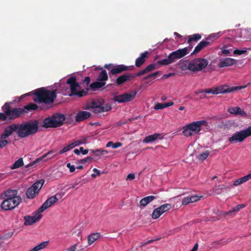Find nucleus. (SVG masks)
Wrapping results in <instances>:
<instances>
[{
  "mask_svg": "<svg viewBox=\"0 0 251 251\" xmlns=\"http://www.w3.org/2000/svg\"><path fill=\"white\" fill-rule=\"evenodd\" d=\"M33 95L36 96L34 101L39 103H42L43 105L40 106L41 110H46L53 107V104L56 98V90L52 91L41 88L36 89L33 92Z\"/></svg>",
  "mask_w": 251,
  "mask_h": 251,
  "instance_id": "1",
  "label": "nucleus"
},
{
  "mask_svg": "<svg viewBox=\"0 0 251 251\" xmlns=\"http://www.w3.org/2000/svg\"><path fill=\"white\" fill-rule=\"evenodd\" d=\"M208 64V61L202 58H196L190 61L181 59L178 62L179 68L183 71L189 70L197 73L204 69Z\"/></svg>",
  "mask_w": 251,
  "mask_h": 251,
  "instance_id": "2",
  "label": "nucleus"
},
{
  "mask_svg": "<svg viewBox=\"0 0 251 251\" xmlns=\"http://www.w3.org/2000/svg\"><path fill=\"white\" fill-rule=\"evenodd\" d=\"M1 198L3 200L1 207L5 210L13 209L22 201L21 197L18 195L16 190L8 189L1 194Z\"/></svg>",
  "mask_w": 251,
  "mask_h": 251,
  "instance_id": "3",
  "label": "nucleus"
},
{
  "mask_svg": "<svg viewBox=\"0 0 251 251\" xmlns=\"http://www.w3.org/2000/svg\"><path fill=\"white\" fill-rule=\"evenodd\" d=\"M38 125L39 122L37 120L17 124L18 136L23 138L36 133L38 131Z\"/></svg>",
  "mask_w": 251,
  "mask_h": 251,
  "instance_id": "4",
  "label": "nucleus"
},
{
  "mask_svg": "<svg viewBox=\"0 0 251 251\" xmlns=\"http://www.w3.org/2000/svg\"><path fill=\"white\" fill-rule=\"evenodd\" d=\"M207 124V123L205 120L192 122L183 127L182 133L187 137L199 134L201 130V126H205Z\"/></svg>",
  "mask_w": 251,
  "mask_h": 251,
  "instance_id": "5",
  "label": "nucleus"
},
{
  "mask_svg": "<svg viewBox=\"0 0 251 251\" xmlns=\"http://www.w3.org/2000/svg\"><path fill=\"white\" fill-rule=\"evenodd\" d=\"M65 120V117L63 114L57 113L51 117L45 118L43 120L42 126L46 128L57 127L63 124Z\"/></svg>",
  "mask_w": 251,
  "mask_h": 251,
  "instance_id": "6",
  "label": "nucleus"
},
{
  "mask_svg": "<svg viewBox=\"0 0 251 251\" xmlns=\"http://www.w3.org/2000/svg\"><path fill=\"white\" fill-rule=\"evenodd\" d=\"M242 88L243 87L241 86H233L230 87L228 85H224L212 88L203 89L200 91L199 93H205L213 95L226 94L241 90Z\"/></svg>",
  "mask_w": 251,
  "mask_h": 251,
  "instance_id": "7",
  "label": "nucleus"
},
{
  "mask_svg": "<svg viewBox=\"0 0 251 251\" xmlns=\"http://www.w3.org/2000/svg\"><path fill=\"white\" fill-rule=\"evenodd\" d=\"M67 84L70 85L71 89V94L70 96H77L78 97H81L86 96L88 93V88L85 90H80V85L76 82V78L74 76L69 77L67 80Z\"/></svg>",
  "mask_w": 251,
  "mask_h": 251,
  "instance_id": "8",
  "label": "nucleus"
},
{
  "mask_svg": "<svg viewBox=\"0 0 251 251\" xmlns=\"http://www.w3.org/2000/svg\"><path fill=\"white\" fill-rule=\"evenodd\" d=\"M250 136H251V126L245 129L235 132L228 138V140L231 144L241 143Z\"/></svg>",
  "mask_w": 251,
  "mask_h": 251,
  "instance_id": "9",
  "label": "nucleus"
},
{
  "mask_svg": "<svg viewBox=\"0 0 251 251\" xmlns=\"http://www.w3.org/2000/svg\"><path fill=\"white\" fill-rule=\"evenodd\" d=\"M3 111L7 114L9 120H14L25 114V110L22 108H12L6 103L2 107Z\"/></svg>",
  "mask_w": 251,
  "mask_h": 251,
  "instance_id": "10",
  "label": "nucleus"
},
{
  "mask_svg": "<svg viewBox=\"0 0 251 251\" xmlns=\"http://www.w3.org/2000/svg\"><path fill=\"white\" fill-rule=\"evenodd\" d=\"M45 180L40 179L35 182L31 187L28 188L26 192V196L28 199H32L37 195L42 188Z\"/></svg>",
  "mask_w": 251,
  "mask_h": 251,
  "instance_id": "11",
  "label": "nucleus"
},
{
  "mask_svg": "<svg viewBox=\"0 0 251 251\" xmlns=\"http://www.w3.org/2000/svg\"><path fill=\"white\" fill-rule=\"evenodd\" d=\"M137 94L136 91H132L130 93H126L123 94L115 96L113 97L114 101L119 103H124L129 102L133 100Z\"/></svg>",
  "mask_w": 251,
  "mask_h": 251,
  "instance_id": "12",
  "label": "nucleus"
},
{
  "mask_svg": "<svg viewBox=\"0 0 251 251\" xmlns=\"http://www.w3.org/2000/svg\"><path fill=\"white\" fill-rule=\"evenodd\" d=\"M136 76V74L126 73L118 76L115 82L117 85L121 86L126 81L133 80Z\"/></svg>",
  "mask_w": 251,
  "mask_h": 251,
  "instance_id": "13",
  "label": "nucleus"
},
{
  "mask_svg": "<svg viewBox=\"0 0 251 251\" xmlns=\"http://www.w3.org/2000/svg\"><path fill=\"white\" fill-rule=\"evenodd\" d=\"M190 50L188 47H185L173 51L170 54L175 62L176 60L180 59L188 54Z\"/></svg>",
  "mask_w": 251,
  "mask_h": 251,
  "instance_id": "14",
  "label": "nucleus"
},
{
  "mask_svg": "<svg viewBox=\"0 0 251 251\" xmlns=\"http://www.w3.org/2000/svg\"><path fill=\"white\" fill-rule=\"evenodd\" d=\"M41 212H39L38 209L37 210L36 213L32 216H25L24 217V225H32L34 223L39 221L42 217V215L40 214Z\"/></svg>",
  "mask_w": 251,
  "mask_h": 251,
  "instance_id": "15",
  "label": "nucleus"
},
{
  "mask_svg": "<svg viewBox=\"0 0 251 251\" xmlns=\"http://www.w3.org/2000/svg\"><path fill=\"white\" fill-rule=\"evenodd\" d=\"M58 201V199L56 196H53L48 198L38 209L39 212H42L46 210L48 208L50 207Z\"/></svg>",
  "mask_w": 251,
  "mask_h": 251,
  "instance_id": "16",
  "label": "nucleus"
},
{
  "mask_svg": "<svg viewBox=\"0 0 251 251\" xmlns=\"http://www.w3.org/2000/svg\"><path fill=\"white\" fill-rule=\"evenodd\" d=\"M17 130L18 126H17V124H13L9 125L4 128L3 132L1 135L0 139L1 140L5 139L11 135L14 132H17Z\"/></svg>",
  "mask_w": 251,
  "mask_h": 251,
  "instance_id": "17",
  "label": "nucleus"
},
{
  "mask_svg": "<svg viewBox=\"0 0 251 251\" xmlns=\"http://www.w3.org/2000/svg\"><path fill=\"white\" fill-rule=\"evenodd\" d=\"M128 70L129 69L128 66L123 64L113 66L112 68L111 69V71L109 72V74H111L112 75H116Z\"/></svg>",
  "mask_w": 251,
  "mask_h": 251,
  "instance_id": "18",
  "label": "nucleus"
},
{
  "mask_svg": "<svg viewBox=\"0 0 251 251\" xmlns=\"http://www.w3.org/2000/svg\"><path fill=\"white\" fill-rule=\"evenodd\" d=\"M150 53L148 51H146L142 53L140 56L135 60V66L137 67H140L142 66L146 60L149 58Z\"/></svg>",
  "mask_w": 251,
  "mask_h": 251,
  "instance_id": "19",
  "label": "nucleus"
},
{
  "mask_svg": "<svg viewBox=\"0 0 251 251\" xmlns=\"http://www.w3.org/2000/svg\"><path fill=\"white\" fill-rule=\"evenodd\" d=\"M211 44L210 42L206 41H201L198 45L195 48V49L193 52L191 53V55L196 54L200 52L203 49Z\"/></svg>",
  "mask_w": 251,
  "mask_h": 251,
  "instance_id": "20",
  "label": "nucleus"
},
{
  "mask_svg": "<svg viewBox=\"0 0 251 251\" xmlns=\"http://www.w3.org/2000/svg\"><path fill=\"white\" fill-rule=\"evenodd\" d=\"M201 38V35L200 34H194L188 37L187 42L189 44L188 47L190 50L193 48V43L197 42Z\"/></svg>",
  "mask_w": 251,
  "mask_h": 251,
  "instance_id": "21",
  "label": "nucleus"
},
{
  "mask_svg": "<svg viewBox=\"0 0 251 251\" xmlns=\"http://www.w3.org/2000/svg\"><path fill=\"white\" fill-rule=\"evenodd\" d=\"M91 115V114L89 112L87 111H80L79 112L75 117V121L77 122H80L83 121L86 119L89 118Z\"/></svg>",
  "mask_w": 251,
  "mask_h": 251,
  "instance_id": "22",
  "label": "nucleus"
},
{
  "mask_svg": "<svg viewBox=\"0 0 251 251\" xmlns=\"http://www.w3.org/2000/svg\"><path fill=\"white\" fill-rule=\"evenodd\" d=\"M236 63V60L231 58H226L221 60L218 64L220 68H224L225 67H229L232 66Z\"/></svg>",
  "mask_w": 251,
  "mask_h": 251,
  "instance_id": "23",
  "label": "nucleus"
},
{
  "mask_svg": "<svg viewBox=\"0 0 251 251\" xmlns=\"http://www.w3.org/2000/svg\"><path fill=\"white\" fill-rule=\"evenodd\" d=\"M156 68V65L155 64H151L150 65L147 66L145 69L136 73V75L137 76H140L144 75L154 70Z\"/></svg>",
  "mask_w": 251,
  "mask_h": 251,
  "instance_id": "24",
  "label": "nucleus"
},
{
  "mask_svg": "<svg viewBox=\"0 0 251 251\" xmlns=\"http://www.w3.org/2000/svg\"><path fill=\"white\" fill-rule=\"evenodd\" d=\"M228 112L231 114L236 115H241L242 116H246L247 114L242 110L239 107H231L228 108Z\"/></svg>",
  "mask_w": 251,
  "mask_h": 251,
  "instance_id": "25",
  "label": "nucleus"
},
{
  "mask_svg": "<svg viewBox=\"0 0 251 251\" xmlns=\"http://www.w3.org/2000/svg\"><path fill=\"white\" fill-rule=\"evenodd\" d=\"M163 137L160 133H154L146 136L143 140L144 143H151L155 141L157 139H162Z\"/></svg>",
  "mask_w": 251,
  "mask_h": 251,
  "instance_id": "26",
  "label": "nucleus"
},
{
  "mask_svg": "<svg viewBox=\"0 0 251 251\" xmlns=\"http://www.w3.org/2000/svg\"><path fill=\"white\" fill-rule=\"evenodd\" d=\"M200 199L197 195H193L184 198L182 201V205H187L190 203L194 202Z\"/></svg>",
  "mask_w": 251,
  "mask_h": 251,
  "instance_id": "27",
  "label": "nucleus"
},
{
  "mask_svg": "<svg viewBox=\"0 0 251 251\" xmlns=\"http://www.w3.org/2000/svg\"><path fill=\"white\" fill-rule=\"evenodd\" d=\"M55 151L54 150L50 151L39 158H38L37 159V161H47L50 159H51L55 156Z\"/></svg>",
  "mask_w": 251,
  "mask_h": 251,
  "instance_id": "28",
  "label": "nucleus"
},
{
  "mask_svg": "<svg viewBox=\"0 0 251 251\" xmlns=\"http://www.w3.org/2000/svg\"><path fill=\"white\" fill-rule=\"evenodd\" d=\"M90 151L95 155V157L93 158V159L96 160H99L101 155L107 154L108 153L107 151L101 150H90Z\"/></svg>",
  "mask_w": 251,
  "mask_h": 251,
  "instance_id": "29",
  "label": "nucleus"
},
{
  "mask_svg": "<svg viewBox=\"0 0 251 251\" xmlns=\"http://www.w3.org/2000/svg\"><path fill=\"white\" fill-rule=\"evenodd\" d=\"M174 62L172 56L170 53L167 58L157 61L156 64L160 66H166Z\"/></svg>",
  "mask_w": 251,
  "mask_h": 251,
  "instance_id": "30",
  "label": "nucleus"
},
{
  "mask_svg": "<svg viewBox=\"0 0 251 251\" xmlns=\"http://www.w3.org/2000/svg\"><path fill=\"white\" fill-rule=\"evenodd\" d=\"M154 199H155V197L154 196H147L140 201V204L141 206L145 207Z\"/></svg>",
  "mask_w": 251,
  "mask_h": 251,
  "instance_id": "31",
  "label": "nucleus"
},
{
  "mask_svg": "<svg viewBox=\"0 0 251 251\" xmlns=\"http://www.w3.org/2000/svg\"><path fill=\"white\" fill-rule=\"evenodd\" d=\"M100 237V234L98 232L91 234L88 237V244L89 245H92L95 241L99 239Z\"/></svg>",
  "mask_w": 251,
  "mask_h": 251,
  "instance_id": "32",
  "label": "nucleus"
},
{
  "mask_svg": "<svg viewBox=\"0 0 251 251\" xmlns=\"http://www.w3.org/2000/svg\"><path fill=\"white\" fill-rule=\"evenodd\" d=\"M251 178V173L248 174V175H247L246 176H244L242 177L237 179L234 182L233 185L234 186H238L240 184H241L247 181Z\"/></svg>",
  "mask_w": 251,
  "mask_h": 251,
  "instance_id": "33",
  "label": "nucleus"
},
{
  "mask_svg": "<svg viewBox=\"0 0 251 251\" xmlns=\"http://www.w3.org/2000/svg\"><path fill=\"white\" fill-rule=\"evenodd\" d=\"M105 85V82L98 81L92 83L90 85V88L93 91H96L97 89L102 88Z\"/></svg>",
  "mask_w": 251,
  "mask_h": 251,
  "instance_id": "34",
  "label": "nucleus"
},
{
  "mask_svg": "<svg viewBox=\"0 0 251 251\" xmlns=\"http://www.w3.org/2000/svg\"><path fill=\"white\" fill-rule=\"evenodd\" d=\"M38 108H39V106H38L36 104L31 102L28 104L25 105L23 109L25 110V113H26L29 111L36 110Z\"/></svg>",
  "mask_w": 251,
  "mask_h": 251,
  "instance_id": "35",
  "label": "nucleus"
},
{
  "mask_svg": "<svg viewBox=\"0 0 251 251\" xmlns=\"http://www.w3.org/2000/svg\"><path fill=\"white\" fill-rule=\"evenodd\" d=\"M245 205L244 204H238L233 207L232 210H229L228 211L225 212L224 214V216H226L229 214H231L232 213H236L238 212L240 209L244 208Z\"/></svg>",
  "mask_w": 251,
  "mask_h": 251,
  "instance_id": "36",
  "label": "nucleus"
},
{
  "mask_svg": "<svg viewBox=\"0 0 251 251\" xmlns=\"http://www.w3.org/2000/svg\"><path fill=\"white\" fill-rule=\"evenodd\" d=\"M49 243V241H48L43 242L34 247L33 249L30 250L29 251H40L45 248L48 245Z\"/></svg>",
  "mask_w": 251,
  "mask_h": 251,
  "instance_id": "37",
  "label": "nucleus"
},
{
  "mask_svg": "<svg viewBox=\"0 0 251 251\" xmlns=\"http://www.w3.org/2000/svg\"><path fill=\"white\" fill-rule=\"evenodd\" d=\"M108 75L105 70H102L99 74L98 80L100 81H106L108 79Z\"/></svg>",
  "mask_w": 251,
  "mask_h": 251,
  "instance_id": "38",
  "label": "nucleus"
},
{
  "mask_svg": "<svg viewBox=\"0 0 251 251\" xmlns=\"http://www.w3.org/2000/svg\"><path fill=\"white\" fill-rule=\"evenodd\" d=\"M75 147V144L74 142L66 146L65 147H64L62 150H61L59 152V154H62L71 150H72V149L74 148Z\"/></svg>",
  "mask_w": 251,
  "mask_h": 251,
  "instance_id": "39",
  "label": "nucleus"
},
{
  "mask_svg": "<svg viewBox=\"0 0 251 251\" xmlns=\"http://www.w3.org/2000/svg\"><path fill=\"white\" fill-rule=\"evenodd\" d=\"M24 165L23 160L22 158H20L18 160L16 161L15 163L11 166L10 168L12 170L20 168Z\"/></svg>",
  "mask_w": 251,
  "mask_h": 251,
  "instance_id": "40",
  "label": "nucleus"
},
{
  "mask_svg": "<svg viewBox=\"0 0 251 251\" xmlns=\"http://www.w3.org/2000/svg\"><path fill=\"white\" fill-rule=\"evenodd\" d=\"M90 138V137H82L80 139L76 140L74 142L75 147L78 146L80 145L86 144L87 142L88 139Z\"/></svg>",
  "mask_w": 251,
  "mask_h": 251,
  "instance_id": "41",
  "label": "nucleus"
},
{
  "mask_svg": "<svg viewBox=\"0 0 251 251\" xmlns=\"http://www.w3.org/2000/svg\"><path fill=\"white\" fill-rule=\"evenodd\" d=\"M172 208V206L169 203L164 204L161 205L158 207V209L161 210V212L163 214L164 213L169 211Z\"/></svg>",
  "mask_w": 251,
  "mask_h": 251,
  "instance_id": "42",
  "label": "nucleus"
},
{
  "mask_svg": "<svg viewBox=\"0 0 251 251\" xmlns=\"http://www.w3.org/2000/svg\"><path fill=\"white\" fill-rule=\"evenodd\" d=\"M163 213L161 210L158 209V207L155 208L153 211L151 215L152 218L153 219H158Z\"/></svg>",
  "mask_w": 251,
  "mask_h": 251,
  "instance_id": "43",
  "label": "nucleus"
},
{
  "mask_svg": "<svg viewBox=\"0 0 251 251\" xmlns=\"http://www.w3.org/2000/svg\"><path fill=\"white\" fill-rule=\"evenodd\" d=\"M122 146V144L121 142H116L114 143L112 141L108 142L106 145V147H112L113 149H116Z\"/></svg>",
  "mask_w": 251,
  "mask_h": 251,
  "instance_id": "44",
  "label": "nucleus"
},
{
  "mask_svg": "<svg viewBox=\"0 0 251 251\" xmlns=\"http://www.w3.org/2000/svg\"><path fill=\"white\" fill-rule=\"evenodd\" d=\"M208 155H209V151H206L200 154L198 156V158L200 160L203 161V160H205L208 157Z\"/></svg>",
  "mask_w": 251,
  "mask_h": 251,
  "instance_id": "45",
  "label": "nucleus"
},
{
  "mask_svg": "<svg viewBox=\"0 0 251 251\" xmlns=\"http://www.w3.org/2000/svg\"><path fill=\"white\" fill-rule=\"evenodd\" d=\"M160 72L159 71H157L156 72H154V73H152L151 74H150L149 75H148V76H146L145 77H144L143 79L144 80H147L149 78H155V77H156L159 74Z\"/></svg>",
  "mask_w": 251,
  "mask_h": 251,
  "instance_id": "46",
  "label": "nucleus"
},
{
  "mask_svg": "<svg viewBox=\"0 0 251 251\" xmlns=\"http://www.w3.org/2000/svg\"><path fill=\"white\" fill-rule=\"evenodd\" d=\"M93 160V158L90 156H88L84 159H81L79 162L82 164H85L86 162H91Z\"/></svg>",
  "mask_w": 251,
  "mask_h": 251,
  "instance_id": "47",
  "label": "nucleus"
},
{
  "mask_svg": "<svg viewBox=\"0 0 251 251\" xmlns=\"http://www.w3.org/2000/svg\"><path fill=\"white\" fill-rule=\"evenodd\" d=\"M165 108V107L164 103H157L154 107V109L155 110L163 109Z\"/></svg>",
  "mask_w": 251,
  "mask_h": 251,
  "instance_id": "48",
  "label": "nucleus"
},
{
  "mask_svg": "<svg viewBox=\"0 0 251 251\" xmlns=\"http://www.w3.org/2000/svg\"><path fill=\"white\" fill-rule=\"evenodd\" d=\"M101 109H102L101 110H102V112H107L111 109V106L109 104H106L104 106L101 105Z\"/></svg>",
  "mask_w": 251,
  "mask_h": 251,
  "instance_id": "49",
  "label": "nucleus"
},
{
  "mask_svg": "<svg viewBox=\"0 0 251 251\" xmlns=\"http://www.w3.org/2000/svg\"><path fill=\"white\" fill-rule=\"evenodd\" d=\"M247 52L246 50H240L238 49L235 50L233 51V53L236 55H241Z\"/></svg>",
  "mask_w": 251,
  "mask_h": 251,
  "instance_id": "50",
  "label": "nucleus"
},
{
  "mask_svg": "<svg viewBox=\"0 0 251 251\" xmlns=\"http://www.w3.org/2000/svg\"><path fill=\"white\" fill-rule=\"evenodd\" d=\"M8 119L7 114L4 113H0V121H5Z\"/></svg>",
  "mask_w": 251,
  "mask_h": 251,
  "instance_id": "51",
  "label": "nucleus"
},
{
  "mask_svg": "<svg viewBox=\"0 0 251 251\" xmlns=\"http://www.w3.org/2000/svg\"><path fill=\"white\" fill-rule=\"evenodd\" d=\"M66 166L69 169L70 172L73 173L75 172V167L74 165H71V163H68L67 164Z\"/></svg>",
  "mask_w": 251,
  "mask_h": 251,
  "instance_id": "52",
  "label": "nucleus"
},
{
  "mask_svg": "<svg viewBox=\"0 0 251 251\" xmlns=\"http://www.w3.org/2000/svg\"><path fill=\"white\" fill-rule=\"evenodd\" d=\"M93 172L96 174H92L91 175V176L93 178H95L97 176H100V171L96 168H94L93 169Z\"/></svg>",
  "mask_w": 251,
  "mask_h": 251,
  "instance_id": "53",
  "label": "nucleus"
},
{
  "mask_svg": "<svg viewBox=\"0 0 251 251\" xmlns=\"http://www.w3.org/2000/svg\"><path fill=\"white\" fill-rule=\"evenodd\" d=\"M101 110V106H95V109L93 111L95 113H100L102 112Z\"/></svg>",
  "mask_w": 251,
  "mask_h": 251,
  "instance_id": "54",
  "label": "nucleus"
},
{
  "mask_svg": "<svg viewBox=\"0 0 251 251\" xmlns=\"http://www.w3.org/2000/svg\"><path fill=\"white\" fill-rule=\"evenodd\" d=\"M8 143V142L7 140L3 139L0 141V148H2L4 146H5Z\"/></svg>",
  "mask_w": 251,
  "mask_h": 251,
  "instance_id": "55",
  "label": "nucleus"
},
{
  "mask_svg": "<svg viewBox=\"0 0 251 251\" xmlns=\"http://www.w3.org/2000/svg\"><path fill=\"white\" fill-rule=\"evenodd\" d=\"M79 149H80V152L82 153V154L83 155L87 154L89 152L88 150H87V149L84 150L83 147H80Z\"/></svg>",
  "mask_w": 251,
  "mask_h": 251,
  "instance_id": "56",
  "label": "nucleus"
},
{
  "mask_svg": "<svg viewBox=\"0 0 251 251\" xmlns=\"http://www.w3.org/2000/svg\"><path fill=\"white\" fill-rule=\"evenodd\" d=\"M83 83H85L87 85H88L90 82V78L88 76L85 77L84 79L83 80Z\"/></svg>",
  "mask_w": 251,
  "mask_h": 251,
  "instance_id": "57",
  "label": "nucleus"
},
{
  "mask_svg": "<svg viewBox=\"0 0 251 251\" xmlns=\"http://www.w3.org/2000/svg\"><path fill=\"white\" fill-rule=\"evenodd\" d=\"M135 178V175L134 174H129L126 177V179H129L132 180Z\"/></svg>",
  "mask_w": 251,
  "mask_h": 251,
  "instance_id": "58",
  "label": "nucleus"
},
{
  "mask_svg": "<svg viewBox=\"0 0 251 251\" xmlns=\"http://www.w3.org/2000/svg\"><path fill=\"white\" fill-rule=\"evenodd\" d=\"M76 244L71 246L67 249V251H75L76 250Z\"/></svg>",
  "mask_w": 251,
  "mask_h": 251,
  "instance_id": "59",
  "label": "nucleus"
},
{
  "mask_svg": "<svg viewBox=\"0 0 251 251\" xmlns=\"http://www.w3.org/2000/svg\"><path fill=\"white\" fill-rule=\"evenodd\" d=\"M113 66H114L113 64H106L104 66V68L108 70H110V72L111 71V69L112 68Z\"/></svg>",
  "mask_w": 251,
  "mask_h": 251,
  "instance_id": "60",
  "label": "nucleus"
},
{
  "mask_svg": "<svg viewBox=\"0 0 251 251\" xmlns=\"http://www.w3.org/2000/svg\"><path fill=\"white\" fill-rule=\"evenodd\" d=\"M39 162H40V161H37V159H36L35 161H33L31 163H29L28 165H26L25 167L26 168H27L31 166L34 165L35 163Z\"/></svg>",
  "mask_w": 251,
  "mask_h": 251,
  "instance_id": "61",
  "label": "nucleus"
},
{
  "mask_svg": "<svg viewBox=\"0 0 251 251\" xmlns=\"http://www.w3.org/2000/svg\"><path fill=\"white\" fill-rule=\"evenodd\" d=\"M222 52L223 54L225 55H228L230 53V51L229 50L223 49L222 50Z\"/></svg>",
  "mask_w": 251,
  "mask_h": 251,
  "instance_id": "62",
  "label": "nucleus"
},
{
  "mask_svg": "<svg viewBox=\"0 0 251 251\" xmlns=\"http://www.w3.org/2000/svg\"><path fill=\"white\" fill-rule=\"evenodd\" d=\"M198 247H199L198 244L196 243L195 244L194 246L193 247V249L190 251H197V250L198 249Z\"/></svg>",
  "mask_w": 251,
  "mask_h": 251,
  "instance_id": "63",
  "label": "nucleus"
},
{
  "mask_svg": "<svg viewBox=\"0 0 251 251\" xmlns=\"http://www.w3.org/2000/svg\"><path fill=\"white\" fill-rule=\"evenodd\" d=\"M164 104H165V107L166 108V107H168L169 106L173 105L174 104V102L172 101H170L169 102L164 103Z\"/></svg>",
  "mask_w": 251,
  "mask_h": 251,
  "instance_id": "64",
  "label": "nucleus"
}]
</instances>
